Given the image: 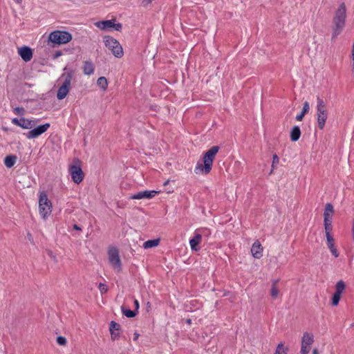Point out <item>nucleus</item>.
Returning <instances> with one entry per match:
<instances>
[{
  "label": "nucleus",
  "mask_w": 354,
  "mask_h": 354,
  "mask_svg": "<svg viewBox=\"0 0 354 354\" xmlns=\"http://www.w3.org/2000/svg\"><path fill=\"white\" fill-rule=\"evenodd\" d=\"M115 19L106 20L96 22L95 26L102 30H107L109 28H113L115 30L120 31L122 26L120 23H115Z\"/></svg>",
  "instance_id": "nucleus-12"
},
{
  "label": "nucleus",
  "mask_w": 354,
  "mask_h": 354,
  "mask_svg": "<svg viewBox=\"0 0 354 354\" xmlns=\"http://www.w3.org/2000/svg\"><path fill=\"white\" fill-rule=\"evenodd\" d=\"M169 180H167V181H165V182L164 183V186L167 185L169 184Z\"/></svg>",
  "instance_id": "nucleus-43"
},
{
  "label": "nucleus",
  "mask_w": 354,
  "mask_h": 354,
  "mask_svg": "<svg viewBox=\"0 0 354 354\" xmlns=\"http://www.w3.org/2000/svg\"><path fill=\"white\" fill-rule=\"evenodd\" d=\"M351 58H352V60H353V68H354V49L352 48V51H351Z\"/></svg>",
  "instance_id": "nucleus-38"
},
{
  "label": "nucleus",
  "mask_w": 354,
  "mask_h": 354,
  "mask_svg": "<svg viewBox=\"0 0 354 354\" xmlns=\"http://www.w3.org/2000/svg\"><path fill=\"white\" fill-rule=\"evenodd\" d=\"M97 84L104 91H106L108 88V82L104 77H99L97 80Z\"/></svg>",
  "instance_id": "nucleus-24"
},
{
  "label": "nucleus",
  "mask_w": 354,
  "mask_h": 354,
  "mask_svg": "<svg viewBox=\"0 0 354 354\" xmlns=\"http://www.w3.org/2000/svg\"><path fill=\"white\" fill-rule=\"evenodd\" d=\"M73 71H69L67 74H63L62 77H65V80L62 84V86L59 88L57 97L59 100H63L68 95L70 88H71V82L72 80Z\"/></svg>",
  "instance_id": "nucleus-8"
},
{
  "label": "nucleus",
  "mask_w": 354,
  "mask_h": 354,
  "mask_svg": "<svg viewBox=\"0 0 354 354\" xmlns=\"http://www.w3.org/2000/svg\"><path fill=\"white\" fill-rule=\"evenodd\" d=\"M17 3H20L21 0H16Z\"/></svg>",
  "instance_id": "nucleus-46"
},
{
  "label": "nucleus",
  "mask_w": 354,
  "mask_h": 354,
  "mask_svg": "<svg viewBox=\"0 0 354 354\" xmlns=\"http://www.w3.org/2000/svg\"><path fill=\"white\" fill-rule=\"evenodd\" d=\"M98 288L102 294L106 292L108 290V288L106 286V285L101 283L99 284Z\"/></svg>",
  "instance_id": "nucleus-35"
},
{
  "label": "nucleus",
  "mask_w": 354,
  "mask_h": 354,
  "mask_svg": "<svg viewBox=\"0 0 354 354\" xmlns=\"http://www.w3.org/2000/svg\"><path fill=\"white\" fill-rule=\"evenodd\" d=\"M328 110L326 106V102L320 97H317V104H316V120L317 127L322 130L324 129L326 122L328 118Z\"/></svg>",
  "instance_id": "nucleus-3"
},
{
  "label": "nucleus",
  "mask_w": 354,
  "mask_h": 354,
  "mask_svg": "<svg viewBox=\"0 0 354 354\" xmlns=\"http://www.w3.org/2000/svg\"><path fill=\"white\" fill-rule=\"evenodd\" d=\"M346 19V6L344 3H341L335 12L333 17V38L336 37L343 30Z\"/></svg>",
  "instance_id": "nucleus-2"
},
{
  "label": "nucleus",
  "mask_w": 354,
  "mask_h": 354,
  "mask_svg": "<svg viewBox=\"0 0 354 354\" xmlns=\"http://www.w3.org/2000/svg\"><path fill=\"white\" fill-rule=\"evenodd\" d=\"M83 72L86 75H91L94 73V65L91 61H86L83 65Z\"/></svg>",
  "instance_id": "nucleus-20"
},
{
  "label": "nucleus",
  "mask_w": 354,
  "mask_h": 354,
  "mask_svg": "<svg viewBox=\"0 0 354 354\" xmlns=\"http://www.w3.org/2000/svg\"><path fill=\"white\" fill-rule=\"evenodd\" d=\"M53 205L46 194L44 192L39 195V212L41 218L46 220L51 214Z\"/></svg>",
  "instance_id": "nucleus-4"
},
{
  "label": "nucleus",
  "mask_w": 354,
  "mask_h": 354,
  "mask_svg": "<svg viewBox=\"0 0 354 354\" xmlns=\"http://www.w3.org/2000/svg\"><path fill=\"white\" fill-rule=\"evenodd\" d=\"M57 343L60 346H65L67 343V340L64 337L59 336L57 338Z\"/></svg>",
  "instance_id": "nucleus-32"
},
{
  "label": "nucleus",
  "mask_w": 354,
  "mask_h": 354,
  "mask_svg": "<svg viewBox=\"0 0 354 354\" xmlns=\"http://www.w3.org/2000/svg\"><path fill=\"white\" fill-rule=\"evenodd\" d=\"M16 162L15 156H8L4 159V164L8 168L12 167Z\"/></svg>",
  "instance_id": "nucleus-26"
},
{
  "label": "nucleus",
  "mask_w": 354,
  "mask_h": 354,
  "mask_svg": "<svg viewBox=\"0 0 354 354\" xmlns=\"http://www.w3.org/2000/svg\"><path fill=\"white\" fill-rule=\"evenodd\" d=\"M332 231L325 232L328 248L335 245V239L331 234Z\"/></svg>",
  "instance_id": "nucleus-29"
},
{
  "label": "nucleus",
  "mask_w": 354,
  "mask_h": 354,
  "mask_svg": "<svg viewBox=\"0 0 354 354\" xmlns=\"http://www.w3.org/2000/svg\"><path fill=\"white\" fill-rule=\"evenodd\" d=\"M313 354H319V351L317 348H314L313 351Z\"/></svg>",
  "instance_id": "nucleus-42"
},
{
  "label": "nucleus",
  "mask_w": 354,
  "mask_h": 354,
  "mask_svg": "<svg viewBox=\"0 0 354 354\" xmlns=\"http://www.w3.org/2000/svg\"><path fill=\"white\" fill-rule=\"evenodd\" d=\"M218 150V146H214L204 153L203 162H198L195 167L194 171L196 174H207L211 171L213 161Z\"/></svg>",
  "instance_id": "nucleus-1"
},
{
  "label": "nucleus",
  "mask_w": 354,
  "mask_h": 354,
  "mask_svg": "<svg viewBox=\"0 0 354 354\" xmlns=\"http://www.w3.org/2000/svg\"><path fill=\"white\" fill-rule=\"evenodd\" d=\"M201 241L202 236L199 234H195V236L189 241L191 249L194 251H198L199 248H197V245L201 242Z\"/></svg>",
  "instance_id": "nucleus-19"
},
{
  "label": "nucleus",
  "mask_w": 354,
  "mask_h": 354,
  "mask_svg": "<svg viewBox=\"0 0 354 354\" xmlns=\"http://www.w3.org/2000/svg\"><path fill=\"white\" fill-rule=\"evenodd\" d=\"M72 39V35L67 31L55 30L48 35V41L56 45L66 44Z\"/></svg>",
  "instance_id": "nucleus-5"
},
{
  "label": "nucleus",
  "mask_w": 354,
  "mask_h": 354,
  "mask_svg": "<svg viewBox=\"0 0 354 354\" xmlns=\"http://www.w3.org/2000/svg\"><path fill=\"white\" fill-rule=\"evenodd\" d=\"M134 305H135V307H136V310L138 311V308H139V302L137 299H136L134 301Z\"/></svg>",
  "instance_id": "nucleus-37"
},
{
  "label": "nucleus",
  "mask_w": 354,
  "mask_h": 354,
  "mask_svg": "<svg viewBox=\"0 0 354 354\" xmlns=\"http://www.w3.org/2000/svg\"><path fill=\"white\" fill-rule=\"evenodd\" d=\"M345 288H346L345 283L342 280H340V281H337V283L335 285V292L342 295L344 292Z\"/></svg>",
  "instance_id": "nucleus-27"
},
{
  "label": "nucleus",
  "mask_w": 354,
  "mask_h": 354,
  "mask_svg": "<svg viewBox=\"0 0 354 354\" xmlns=\"http://www.w3.org/2000/svg\"><path fill=\"white\" fill-rule=\"evenodd\" d=\"M120 328V326L119 324L115 322H111L109 330L111 333L112 339L115 340L116 338H118V337L119 336V333L117 331H118Z\"/></svg>",
  "instance_id": "nucleus-18"
},
{
  "label": "nucleus",
  "mask_w": 354,
  "mask_h": 354,
  "mask_svg": "<svg viewBox=\"0 0 354 354\" xmlns=\"http://www.w3.org/2000/svg\"><path fill=\"white\" fill-rule=\"evenodd\" d=\"M301 136V131L298 126H295L290 131V140L292 142L297 141Z\"/></svg>",
  "instance_id": "nucleus-22"
},
{
  "label": "nucleus",
  "mask_w": 354,
  "mask_h": 354,
  "mask_svg": "<svg viewBox=\"0 0 354 354\" xmlns=\"http://www.w3.org/2000/svg\"><path fill=\"white\" fill-rule=\"evenodd\" d=\"M288 348L285 346L283 342L279 343L274 352V354H288Z\"/></svg>",
  "instance_id": "nucleus-25"
},
{
  "label": "nucleus",
  "mask_w": 354,
  "mask_h": 354,
  "mask_svg": "<svg viewBox=\"0 0 354 354\" xmlns=\"http://www.w3.org/2000/svg\"><path fill=\"white\" fill-rule=\"evenodd\" d=\"M148 1V3H150L153 0H147Z\"/></svg>",
  "instance_id": "nucleus-45"
},
{
  "label": "nucleus",
  "mask_w": 354,
  "mask_h": 354,
  "mask_svg": "<svg viewBox=\"0 0 354 354\" xmlns=\"http://www.w3.org/2000/svg\"><path fill=\"white\" fill-rule=\"evenodd\" d=\"M73 227L75 230H78V231H81L82 230L81 227H80L77 225H74Z\"/></svg>",
  "instance_id": "nucleus-40"
},
{
  "label": "nucleus",
  "mask_w": 354,
  "mask_h": 354,
  "mask_svg": "<svg viewBox=\"0 0 354 354\" xmlns=\"http://www.w3.org/2000/svg\"><path fill=\"white\" fill-rule=\"evenodd\" d=\"M160 243V239L148 240L143 243V248L145 249L152 248L158 246Z\"/></svg>",
  "instance_id": "nucleus-23"
},
{
  "label": "nucleus",
  "mask_w": 354,
  "mask_h": 354,
  "mask_svg": "<svg viewBox=\"0 0 354 354\" xmlns=\"http://www.w3.org/2000/svg\"><path fill=\"white\" fill-rule=\"evenodd\" d=\"M328 249L330 250V252L335 257H339V252L335 245L332 246V247H329Z\"/></svg>",
  "instance_id": "nucleus-34"
},
{
  "label": "nucleus",
  "mask_w": 354,
  "mask_h": 354,
  "mask_svg": "<svg viewBox=\"0 0 354 354\" xmlns=\"http://www.w3.org/2000/svg\"><path fill=\"white\" fill-rule=\"evenodd\" d=\"M12 123L21 127L22 129H30L35 126L37 120H30L25 118H21L20 119L15 118L12 120Z\"/></svg>",
  "instance_id": "nucleus-14"
},
{
  "label": "nucleus",
  "mask_w": 354,
  "mask_h": 354,
  "mask_svg": "<svg viewBox=\"0 0 354 354\" xmlns=\"http://www.w3.org/2000/svg\"><path fill=\"white\" fill-rule=\"evenodd\" d=\"M69 173L75 183L80 184L84 178V173L78 160H75L69 167Z\"/></svg>",
  "instance_id": "nucleus-9"
},
{
  "label": "nucleus",
  "mask_w": 354,
  "mask_h": 354,
  "mask_svg": "<svg viewBox=\"0 0 354 354\" xmlns=\"http://www.w3.org/2000/svg\"><path fill=\"white\" fill-rule=\"evenodd\" d=\"M108 260L112 268L118 273L122 271V261L119 251L116 248H110L108 250Z\"/></svg>",
  "instance_id": "nucleus-7"
},
{
  "label": "nucleus",
  "mask_w": 354,
  "mask_h": 354,
  "mask_svg": "<svg viewBox=\"0 0 354 354\" xmlns=\"http://www.w3.org/2000/svg\"><path fill=\"white\" fill-rule=\"evenodd\" d=\"M314 341V335L313 333L308 332L304 333L301 341L299 354H308Z\"/></svg>",
  "instance_id": "nucleus-10"
},
{
  "label": "nucleus",
  "mask_w": 354,
  "mask_h": 354,
  "mask_svg": "<svg viewBox=\"0 0 354 354\" xmlns=\"http://www.w3.org/2000/svg\"><path fill=\"white\" fill-rule=\"evenodd\" d=\"M50 127L49 123H46L41 125L38 126L37 127L31 129L24 135L29 140L36 138L46 132L48 128Z\"/></svg>",
  "instance_id": "nucleus-13"
},
{
  "label": "nucleus",
  "mask_w": 354,
  "mask_h": 354,
  "mask_svg": "<svg viewBox=\"0 0 354 354\" xmlns=\"http://www.w3.org/2000/svg\"><path fill=\"white\" fill-rule=\"evenodd\" d=\"M138 337H139V334H138V333H134V337H133V339H134L135 341H136V340L138 339Z\"/></svg>",
  "instance_id": "nucleus-41"
},
{
  "label": "nucleus",
  "mask_w": 354,
  "mask_h": 354,
  "mask_svg": "<svg viewBox=\"0 0 354 354\" xmlns=\"http://www.w3.org/2000/svg\"><path fill=\"white\" fill-rule=\"evenodd\" d=\"M160 192V191L158 190H144L131 195L129 198L132 200L151 199Z\"/></svg>",
  "instance_id": "nucleus-15"
},
{
  "label": "nucleus",
  "mask_w": 354,
  "mask_h": 354,
  "mask_svg": "<svg viewBox=\"0 0 354 354\" xmlns=\"http://www.w3.org/2000/svg\"><path fill=\"white\" fill-rule=\"evenodd\" d=\"M309 110H310L309 102L306 101V102H304V103L303 104V108H302L301 112L296 116V120L297 121H301L303 120L304 115L308 113Z\"/></svg>",
  "instance_id": "nucleus-21"
},
{
  "label": "nucleus",
  "mask_w": 354,
  "mask_h": 354,
  "mask_svg": "<svg viewBox=\"0 0 354 354\" xmlns=\"http://www.w3.org/2000/svg\"><path fill=\"white\" fill-rule=\"evenodd\" d=\"M277 281H275L272 283L271 289H270V295L272 298L277 299L279 295V290L277 286Z\"/></svg>",
  "instance_id": "nucleus-28"
},
{
  "label": "nucleus",
  "mask_w": 354,
  "mask_h": 354,
  "mask_svg": "<svg viewBox=\"0 0 354 354\" xmlns=\"http://www.w3.org/2000/svg\"><path fill=\"white\" fill-rule=\"evenodd\" d=\"M122 313L127 317H133L136 316V313L129 309L122 308Z\"/></svg>",
  "instance_id": "nucleus-30"
},
{
  "label": "nucleus",
  "mask_w": 354,
  "mask_h": 354,
  "mask_svg": "<svg viewBox=\"0 0 354 354\" xmlns=\"http://www.w3.org/2000/svg\"><path fill=\"white\" fill-rule=\"evenodd\" d=\"M14 113L17 115H24L25 113V110L22 107L17 106L14 109Z\"/></svg>",
  "instance_id": "nucleus-33"
},
{
  "label": "nucleus",
  "mask_w": 354,
  "mask_h": 354,
  "mask_svg": "<svg viewBox=\"0 0 354 354\" xmlns=\"http://www.w3.org/2000/svg\"><path fill=\"white\" fill-rule=\"evenodd\" d=\"M279 163V158L278 156L275 154L273 156V158H272V167L274 168V164H278Z\"/></svg>",
  "instance_id": "nucleus-36"
},
{
  "label": "nucleus",
  "mask_w": 354,
  "mask_h": 354,
  "mask_svg": "<svg viewBox=\"0 0 354 354\" xmlns=\"http://www.w3.org/2000/svg\"><path fill=\"white\" fill-rule=\"evenodd\" d=\"M187 323L190 324L191 323V320L190 319L187 320Z\"/></svg>",
  "instance_id": "nucleus-44"
},
{
  "label": "nucleus",
  "mask_w": 354,
  "mask_h": 354,
  "mask_svg": "<svg viewBox=\"0 0 354 354\" xmlns=\"http://www.w3.org/2000/svg\"><path fill=\"white\" fill-rule=\"evenodd\" d=\"M17 51L19 56L26 62L30 61L32 58V50L28 46H24L18 48Z\"/></svg>",
  "instance_id": "nucleus-16"
},
{
  "label": "nucleus",
  "mask_w": 354,
  "mask_h": 354,
  "mask_svg": "<svg viewBox=\"0 0 354 354\" xmlns=\"http://www.w3.org/2000/svg\"><path fill=\"white\" fill-rule=\"evenodd\" d=\"M341 295H342L335 293V292L333 294V298H332V305L333 306H336L338 305L339 300L341 299Z\"/></svg>",
  "instance_id": "nucleus-31"
},
{
  "label": "nucleus",
  "mask_w": 354,
  "mask_h": 354,
  "mask_svg": "<svg viewBox=\"0 0 354 354\" xmlns=\"http://www.w3.org/2000/svg\"><path fill=\"white\" fill-rule=\"evenodd\" d=\"M251 252L252 256L256 259H260L262 257L263 248L259 241H255L252 248Z\"/></svg>",
  "instance_id": "nucleus-17"
},
{
  "label": "nucleus",
  "mask_w": 354,
  "mask_h": 354,
  "mask_svg": "<svg viewBox=\"0 0 354 354\" xmlns=\"http://www.w3.org/2000/svg\"><path fill=\"white\" fill-rule=\"evenodd\" d=\"M104 42L106 47L111 51L115 57L120 58L123 56L122 47L118 40L111 37L106 36L104 37Z\"/></svg>",
  "instance_id": "nucleus-6"
},
{
  "label": "nucleus",
  "mask_w": 354,
  "mask_h": 354,
  "mask_svg": "<svg viewBox=\"0 0 354 354\" xmlns=\"http://www.w3.org/2000/svg\"><path fill=\"white\" fill-rule=\"evenodd\" d=\"M334 213V208L331 203H326L324 212V224L325 232L332 231V217Z\"/></svg>",
  "instance_id": "nucleus-11"
},
{
  "label": "nucleus",
  "mask_w": 354,
  "mask_h": 354,
  "mask_svg": "<svg viewBox=\"0 0 354 354\" xmlns=\"http://www.w3.org/2000/svg\"><path fill=\"white\" fill-rule=\"evenodd\" d=\"M61 55H62V52L58 51V52H57V53L55 54L54 57H55V58H57V57H59V56H61Z\"/></svg>",
  "instance_id": "nucleus-39"
}]
</instances>
